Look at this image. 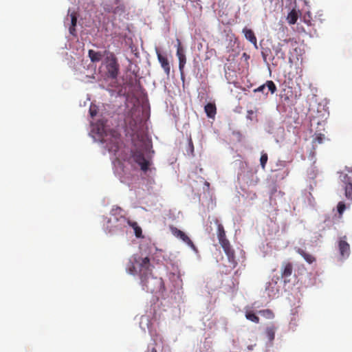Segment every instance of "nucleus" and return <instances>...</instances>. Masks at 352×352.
Masks as SVG:
<instances>
[{
    "instance_id": "1",
    "label": "nucleus",
    "mask_w": 352,
    "mask_h": 352,
    "mask_svg": "<svg viewBox=\"0 0 352 352\" xmlns=\"http://www.w3.org/2000/svg\"><path fill=\"white\" fill-rule=\"evenodd\" d=\"M126 271L131 275H138L143 289L150 293L163 292L165 289L162 278L152 275L151 265L148 257L133 255L130 260Z\"/></svg>"
},
{
    "instance_id": "2",
    "label": "nucleus",
    "mask_w": 352,
    "mask_h": 352,
    "mask_svg": "<svg viewBox=\"0 0 352 352\" xmlns=\"http://www.w3.org/2000/svg\"><path fill=\"white\" fill-rule=\"evenodd\" d=\"M98 133L102 139L101 141L106 143L109 151L116 154L122 143L120 134L115 130H111L107 133L104 126L101 129L98 128Z\"/></svg>"
},
{
    "instance_id": "3",
    "label": "nucleus",
    "mask_w": 352,
    "mask_h": 352,
    "mask_svg": "<svg viewBox=\"0 0 352 352\" xmlns=\"http://www.w3.org/2000/svg\"><path fill=\"white\" fill-rule=\"evenodd\" d=\"M217 236L219 243L228 256L229 262L232 264V267L234 268L237 265L234 251L231 248L229 241L226 239L224 228L221 223H217Z\"/></svg>"
},
{
    "instance_id": "4",
    "label": "nucleus",
    "mask_w": 352,
    "mask_h": 352,
    "mask_svg": "<svg viewBox=\"0 0 352 352\" xmlns=\"http://www.w3.org/2000/svg\"><path fill=\"white\" fill-rule=\"evenodd\" d=\"M106 68L107 74L109 78L111 79L117 78L120 71V65L116 57L113 53H111L110 55L107 57Z\"/></svg>"
},
{
    "instance_id": "5",
    "label": "nucleus",
    "mask_w": 352,
    "mask_h": 352,
    "mask_svg": "<svg viewBox=\"0 0 352 352\" xmlns=\"http://www.w3.org/2000/svg\"><path fill=\"white\" fill-rule=\"evenodd\" d=\"M131 157L140 166L142 170L146 172L148 170L151 162L145 158L142 150L138 148L132 149L131 151Z\"/></svg>"
},
{
    "instance_id": "6",
    "label": "nucleus",
    "mask_w": 352,
    "mask_h": 352,
    "mask_svg": "<svg viewBox=\"0 0 352 352\" xmlns=\"http://www.w3.org/2000/svg\"><path fill=\"white\" fill-rule=\"evenodd\" d=\"M123 212V210L117 206H113L110 211V214L113 217L111 219L117 222L116 227L118 228H125L129 220L125 217Z\"/></svg>"
},
{
    "instance_id": "7",
    "label": "nucleus",
    "mask_w": 352,
    "mask_h": 352,
    "mask_svg": "<svg viewBox=\"0 0 352 352\" xmlns=\"http://www.w3.org/2000/svg\"><path fill=\"white\" fill-rule=\"evenodd\" d=\"M169 228L173 236L179 239L184 243L187 244L195 252H198L197 247L186 233L173 226H170Z\"/></svg>"
},
{
    "instance_id": "8",
    "label": "nucleus",
    "mask_w": 352,
    "mask_h": 352,
    "mask_svg": "<svg viewBox=\"0 0 352 352\" xmlns=\"http://www.w3.org/2000/svg\"><path fill=\"white\" fill-rule=\"evenodd\" d=\"M177 56L179 59V69L181 74V77L184 78V68L186 63V58L184 54V50L181 45V42L177 39Z\"/></svg>"
},
{
    "instance_id": "9",
    "label": "nucleus",
    "mask_w": 352,
    "mask_h": 352,
    "mask_svg": "<svg viewBox=\"0 0 352 352\" xmlns=\"http://www.w3.org/2000/svg\"><path fill=\"white\" fill-rule=\"evenodd\" d=\"M276 91V86L272 80H267L266 82L256 89H254V92H262L265 95L268 94V91L274 94Z\"/></svg>"
},
{
    "instance_id": "10",
    "label": "nucleus",
    "mask_w": 352,
    "mask_h": 352,
    "mask_svg": "<svg viewBox=\"0 0 352 352\" xmlns=\"http://www.w3.org/2000/svg\"><path fill=\"white\" fill-rule=\"evenodd\" d=\"M338 248L341 256L343 258H348L350 255V245L346 242V236H344L338 241Z\"/></svg>"
},
{
    "instance_id": "11",
    "label": "nucleus",
    "mask_w": 352,
    "mask_h": 352,
    "mask_svg": "<svg viewBox=\"0 0 352 352\" xmlns=\"http://www.w3.org/2000/svg\"><path fill=\"white\" fill-rule=\"evenodd\" d=\"M156 54L157 56V59L159 63L161 65V67L164 71V73L167 76H169L170 73V65L169 61L166 56L162 54L158 49H156Z\"/></svg>"
},
{
    "instance_id": "12",
    "label": "nucleus",
    "mask_w": 352,
    "mask_h": 352,
    "mask_svg": "<svg viewBox=\"0 0 352 352\" xmlns=\"http://www.w3.org/2000/svg\"><path fill=\"white\" fill-rule=\"evenodd\" d=\"M293 272V265L289 262H283L281 265L280 274L283 278H284V282L286 283L287 282H289V280H287V278L291 276Z\"/></svg>"
},
{
    "instance_id": "13",
    "label": "nucleus",
    "mask_w": 352,
    "mask_h": 352,
    "mask_svg": "<svg viewBox=\"0 0 352 352\" xmlns=\"http://www.w3.org/2000/svg\"><path fill=\"white\" fill-rule=\"evenodd\" d=\"M117 222L111 218L108 219L106 224L104 225V230L107 234H114L119 232H122L124 228H118L116 226Z\"/></svg>"
},
{
    "instance_id": "14",
    "label": "nucleus",
    "mask_w": 352,
    "mask_h": 352,
    "mask_svg": "<svg viewBox=\"0 0 352 352\" xmlns=\"http://www.w3.org/2000/svg\"><path fill=\"white\" fill-rule=\"evenodd\" d=\"M342 181L345 184V197L348 199L352 200V180L346 174H345L343 176Z\"/></svg>"
},
{
    "instance_id": "15",
    "label": "nucleus",
    "mask_w": 352,
    "mask_h": 352,
    "mask_svg": "<svg viewBox=\"0 0 352 352\" xmlns=\"http://www.w3.org/2000/svg\"><path fill=\"white\" fill-rule=\"evenodd\" d=\"M296 252L300 254L305 260L307 263H308L309 264H312L313 263L316 262V257L307 252L306 251H305L304 250L298 248H296Z\"/></svg>"
},
{
    "instance_id": "16",
    "label": "nucleus",
    "mask_w": 352,
    "mask_h": 352,
    "mask_svg": "<svg viewBox=\"0 0 352 352\" xmlns=\"http://www.w3.org/2000/svg\"><path fill=\"white\" fill-rule=\"evenodd\" d=\"M276 330L277 327H276L274 324H270L266 327L265 330V335L270 342H272L274 341Z\"/></svg>"
},
{
    "instance_id": "17",
    "label": "nucleus",
    "mask_w": 352,
    "mask_h": 352,
    "mask_svg": "<svg viewBox=\"0 0 352 352\" xmlns=\"http://www.w3.org/2000/svg\"><path fill=\"white\" fill-rule=\"evenodd\" d=\"M88 56L92 63H98L102 60L104 56V54L101 52L89 50L88 51Z\"/></svg>"
},
{
    "instance_id": "18",
    "label": "nucleus",
    "mask_w": 352,
    "mask_h": 352,
    "mask_svg": "<svg viewBox=\"0 0 352 352\" xmlns=\"http://www.w3.org/2000/svg\"><path fill=\"white\" fill-rule=\"evenodd\" d=\"M204 111L207 116L210 118H214L217 113L216 105L214 103H208L204 107Z\"/></svg>"
},
{
    "instance_id": "19",
    "label": "nucleus",
    "mask_w": 352,
    "mask_h": 352,
    "mask_svg": "<svg viewBox=\"0 0 352 352\" xmlns=\"http://www.w3.org/2000/svg\"><path fill=\"white\" fill-rule=\"evenodd\" d=\"M243 32L244 33L245 38L248 40L250 43L254 44L255 46H256L257 39L254 32L250 29L245 28L243 30Z\"/></svg>"
},
{
    "instance_id": "20",
    "label": "nucleus",
    "mask_w": 352,
    "mask_h": 352,
    "mask_svg": "<svg viewBox=\"0 0 352 352\" xmlns=\"http://www.w3.org/2000/svg\"><path fill=\"white\" fill-rule=\"evenodd\" d=\"M126 224L132 227L134 230L135 235L138 238L142 237V230L135 221H131L129 219L127 221Z\"/></svg>"
},
{
    "instance_id": "21",
    "label": "nucleus",
    "mask_w": 352,
    "mask_h": 352,
    "mask_svg": "<svg viewBox=\"0 0 352 352\" xmlns=\"http://www.w3.org/2000/svg\"><path fill=\"white\" fill-rule=\"evenodd\" d=\"M245 318L255 323H259L260 321L259 318L252 311H246Z\"/></svg>"
},
{
    "instance_id": "22",
    "label": "nucleus",
    "mask_w": 352,
    "mask_h": 352,
    "mask_svg": "<svg viewBox=\"0 0 352 352\" xmlns=\"http://www.w3.org/2000/svg\"><path fill=\"white\" fill-rule=\"evenodd\" d=\"M297 19H298V14L296 12V11H294V10L291 11L287 16L288 23L292 25L295 24L297 21Z\"/></svg>"
},
{
    "instance_id": "23",
    "label": "nucleus",
    "mask_w": 352,
    "mask_h": 352,
    "mask_svg": "<svg viewBox=\"0 0 352 352\" xmlns=\"http://www.w3.org/2000/svg\"><path fill=\"white\" fill-rule=\"evenodd\" d=\"M259 314L267 319H273L274 318V314L272 311L268 309L260 310Z\"/></svg>"
},
{
    "instance_id": "24",
    "label": "nucleus",
    "mask_w": 352,
    "mask_h": 352,
    "mask_svg": "<svg viewBox=\"0 0 352 352\" xmlns=\"http://www.w3.org/2000/svg\"><path fill=\"white\" fill-rule=\"evenodd\" d=\"M267 160H268L267 154L266 153L262 152L261 156L260 158V163H261V166L263 170H265V166L267 162Z\"/></svg>"
},
{
    "instance_id": "25",
    "label": "nucleus",
    "mask_w": 352,
    "mask_h": 352,
    "mask_svg": "<svg viewBox=\"0 0 352 352\" xmlns=\"http://www.w3.org/2000/svg\"><path fill=\"white\" fill-rule=\"evenodd\" d=\"M338 212L340 215H342L346 208V206L344 202L340 201L337 206Z\"/></svg>"
},
{
    "instance_id": "26",
    "label": "nucleus",
    "mask_w": 352,
    "mask_h": 352,
    "mask_svg": "<svg viewBox=\"0 0 352 352\" xmlns=\"http://www.w3.org/2000/svg\"><path fill=\"white\" fill-rule=\"evenodd\" d=\"M70 18H71V25H70L76 26V23H77L76 13V12L71 13Z\"/></svg>"
},
{
    "instance_id": "27",
    "label": "nucleus",
    "mask_w": 352,
    "mask_h": 352,
    "mask_svg": "<svg viewBox=\"0 0 352 352\" xmlns=\"http://www.w3.org/2000/svg\"><path fill=\"white\" fill-rule=\"evenodd\" d=\"M324 139V135L323 134L319 133L316 135L314 139V142H317L318 144H322Z\"/></svg>"
},
{
    "instance_id": "28",
    "label": "nucleus",
    "mask_w": 352,
    "mask_h": 352,
    "mask_svg": "<svg viewBox=\"0 0 352 352\" xmlns=\"http://www.w3.org/2000/svg\"><path fill=\"white\" fill-rule=\"evenodd\" d=\"M124 12V8L123 6H118L113 10L114 14L122 13Z\"/></svg>"
},
{
    "instance_id": "29",
    "label": "nucleus",
    "mask_w": 352,
    "mask_h": 352,
    "mask_svg": "<svg viewBox=\"0 0 352 352\" xmlns=\"http://www.w3.org/2000/svg\"><path fill=\"white\" fill-rule=\"evenodd\" d=\"M69 33L72 35L76 36V26L70 25L69 27Z\"/></svg>"
},
{
    "instance_id": "30",
    "label": "nucleus",
    "mask_w": 352,
    "mask_h": 352,
    "mask_svg": "<svg viewBox=\"0 0 352 352\" xmlns=\"http://www.w3.org/2000/svg\"><path fill=\"white\" fill-rule=\"evenodd\" d=\"M89 113L91 115V117L94 118L96 115L97 111L95 108L91 107L89 109Z\"/></svg>"
},
{
    "instance_id": "31",
    "label": "nucleus",
    "mask_w": 352,
    "mask_h": 352,
    "mask_svg": "<svg viewBox=\"0 0 352 352\" xmlns=\"http://www.w3.org/2000/svg\"><path fill=\"white\" fill-rule=\"evenodd\" d=\"M254 111H252V110H248V116H247V118H248V119H250V120H252V115L254 114Z\"/></svg>"
},
{
    "instance_id": "32",
    "label": "nucleus",
    "mask_w": 352,
    "mask_h": 352,
    "mask_svg": "<svg viewBox=\"0 0 352 352\" xmlns=\"http://www.w3.org/2000/svg\"><path fill=\"white\" fill-rule=\"evenodd\" d=\"M145 352H157L155 348L152 347L151 349H148Z\"/></svg>"
},
{
    "instance_id": "33",
    "label": "nucleus",
    "mask_w": 352,
    "mask_h": 352,
    "mask_svg": "<svg viewBox=\"0 0 352 352\" xmlns=\"http://www.w3.org/2000/svg\"><path fill=\"white\" fill-rule=\"evenodd\" d=\"M347 170H348V172H349V173H352V170L348 169Z\"/></svg>"
}]
</instances>
